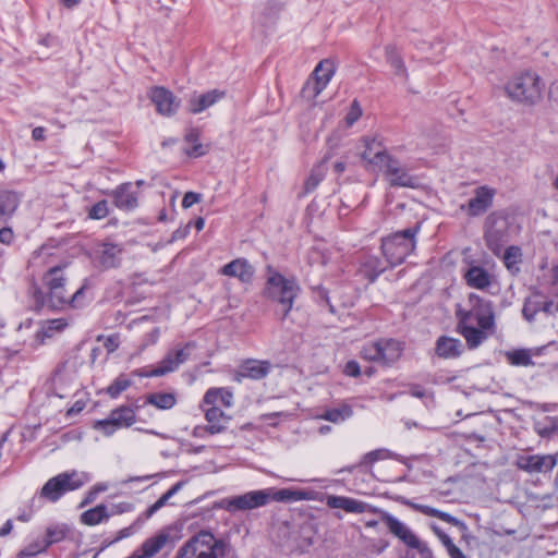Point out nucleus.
Wrapping results in <instances>:
<instances>
[{
  "instance_id": "obj_1",
  "label": "nucleus",
  "mask_w": 558,
  "mask_h": 558,
  "mask_svg": "<svg viewBox=\"0 0 558 558\" xmlns=\"http://www.w3.org/2000/svg\"><path fill=\"white\" fill-rule=\"evenodd\" d=\"M66 264L49 267L41 277V290L37 284L31 289L32 298L37 308L45 305L53 310H81L93 301L90 281L84 279L82 286L74 292L68 289L69 277L65 274Z\"/></svg>"
},
{
  "instance_id": "obj_2",
  "label": "nucleus",
  "mask_w": 558,
  "mask_h": 558,
  "mask_svg": "<svg viewBox=\"0 0 558 558\" xmlns=\"http://www.w3.org/2000/svg\"><path fill=\"white\" fill-rule=\"evenodd\" d=\"M469 308H458L457 329L465 339L469 349L478 348L495 327L493 303L475 293L469 295Z\"/></svg>"
},
{
  "instance_id": "obj_3",
  "label": "nucleus",
  "mask_w": 558,
  "mask_h": 558,
  "mask_svg": "<svg viewBox=\"0 0 558 558\" xmlns=\"http://www.w3.org/2000/svg\"><path fill=\"white\" fill-rule=\"evenodd\" d=\"M326 505L331 509H341L348 513H378L381 522L385 523L389 533L400 539L405 546L411 548L413 545L417 544L418 537L416 534L405 523L401 522L385 510L375 508L364 501L351 497L337 495L327 496Z\"/></svg>"
},
{
  "instance_id": "obj_4",
  "label": "nucleus",
  "mask_w": 558,
  "mask_h": 558,
  "mask_svg": "<svg viewBox=\"0 0 558 558\" xmlns=\"http://www.w3.org/2000/svg\"><path fill=\"white\" fill-rule=\"evenodd\" d=\"M420 223L412 228L395 232L381 239V252L390 267L401 265L416 247V234Z\"/></svg>"
},
{
  "instance_id": "obj_5",
  "label": "nucleus",
  "mask_w": 558,
  "mask_h": 558,
  "mask_svg": "<svg viewBox=\"0 0 558 558\" xmlns=\"http://www.w3.org/2000/svg\"><path fill=\"white\" fill-rule=\"evenodd\" d=\"M225 555V542L211 532L202 530L179 547L175 558H223Z\"/></svg>"
},
{
  "instance_id": "obj_6",
  "label": "nucleus",
  "mask_w": 558,
  "mask_h": 558,
  "mask_svg": "<svg viewBox=\"0 0 558 558\" xmlns=\"http://www.w3.org/2000/svg\"><path fill=\"white\" fill-rule=\"evenodd\" d=\"M300 287L294 279H289L268 269V277L264 288V295L282 307V317L286 318L293 307L294 300L299 295Z\"/></svg>"
},
{
  "instance_id": "obj_7",
  "label": "nucleus",
  "mask_w": 558,
  "mask_h": 558,
  "mask_svg": "<svg viewBox=\"0 0 558 558\" xmlns=\"http://www.w3.org/2000/svg\"><path fill=\"white\" fill-rule=\"evenodd\" d=\"M506 92L514 101L534 105L542 98L543 84L536 73L525 72L512 77L506 85Z\"/></svg>"
},
{
  "instance_id": "obj_8",
  "label": "nucleus",
  "mask_w": 558,
  "mask_h": 558,
  "mask_svg": "<svg viewBox=\"0 0 558 558\" xmlns=\"http://www.w3.org/2000/svg\"><path fill=\"white\" fill-rule=\"evenodd\" d=\"M404 345L392 338H380L363 344L360 355L362 359L378 363L383 366H391L400 360Z\"/></svg>"
},
{
  "instance_id": "obj_9",
  "label": "nucleus",
  "mask_w": 558,
  "mask_h": 558,
  "mask_svg": "<svg viewBox=\"0 0 558 558\" xmlns=\"http://www.w3.org/2000/svg\"><path fill=\"white\" fill-rule=\"evenodd\" d=\"M89 477L84 472L75 470L60 473L49 478L40 490V496L51 502L58 501L65 493L78 489Z\"/></svg>"
},
{
  "instance_id": "obj_10",
  "label": "nucleus",
  "mask_w": 558,
  "mask_h": 558,
  "mask_svg": "<svg viewBox=\"0 0 558 558\" xmlns=\"http://www.w3.org/2000/svg\"><path fill=\"white\" fill-rule=\"evenodd\" d=\"M510 221L502 211H494L487 216L484 225V240L490 252L500 256L504 245L509 241Z\"/></svg>"
},
{
  "instance_id": "obj_11",
  "label": "nucleus",
  "mask_w": 558,
  "mask_h": 558,
  "mask_svg": "<svg viewBox=\"0 0 558 558\" xmlns=\"http://www.w3.org/2000/svg\"><path fill=\"white\" fill-rule=\"evenodd\" d=\"M195 349L196 343L194 341L186 342L183 347H175L167 352L156 367L149 371H141L137 374L141 377H159L172 373L190 359Z\"/></svg>"
},
{
  "instance_id": "obj_12",
  "label": "nucleus",
  "mask_w": 558,
  "mask_h": 558,
  "mask_svg": "<svg viewBox=\"0 0 558 558\" xmlns=\"http://www.w3.org/2000/svg\"><path fill=\"white\" fill-rule=\"evenodd\" d=\"M271 500L270 489L252 490L243 495L222 500L223 508L230 512L253 510L266 506Z\"/></svg>"
},
{
  "instance_id": "obj_13",
  "label": "nucleus",
  "mask_w": 558,
  "mask_h": 558,
  "mask_svg": "<svg viewBox=\"0 0 558 558\" xmlns=\"http://www.w3.org/2000/svg\"><path fill=\"white\" fill-rule=\"evenodd\" d=\"M391 186L416 187L418 178L410 174L408 169L393 156H389L378 168Z\"/></svg>"
},
{
  "instance_id": "obj_14",
  "label": "nucleus",
  "mask_w": 558,
  "mask_h": 558,
  "mask_svg": "<svg viewBox=\"0 0 558 558\" xmlns=\"http://www.w3.org/2000/svg\"><path fill=\"white\" fill-rule=\"evenodd\" d=\"M515 466L529 474L549 473L557 465V458L554 454H518L514 461Z\"/></svg>"
},
{
  "instance_id": "obj_15",
  "label": "nucleus",
  "mask_w": 558,
  "mask_h": 558,
  "mask_svg": "<svg viewBox=\"0 0 558 558\" xmlns=\"http://www.w3.org/2000/svg\"><path fill=\"white\" fill-rule=\"evenodd\" d=\"M496 190L482 185L474 190L473 196L466 204L461 205V210L466 211L470 217H477L485 214L492 206Z\"/></svg>"
},
{
  "instance_id": "obj_16",
  "label": "nucleus",
  "mask_w": 558,
  "mask_h": 558,
  "mask_svg": "<svg viewBox=\"0 0 558 558\" xmlns=\"http://www.w3.org/2000/svg\"><path fill=\"white\" fill-rule=\"evenodd\" d=\"M148 97L155 105L157 112L165 117L175 114L181 105V100L163 86L151 87Z\"/></svg>"
},
{
  "instance_id": "obj_17",
  "label": "nucleus",
  "mask_w": 558,
  "mask_h": 558,
  "mask_svg": "<svg viewBox=\"0 0 558 558\" xmlns=\"http://www.w3.org/2000/svg\"><path fill=\"white\" fill-rule=\"evenodd\" d=\"M362 142L364 150L361 157L368 167L377 169L390 156L378 136H365Z\"/></svg>"
},
{
  "instance_id": "obj_18",
  "label": "nucleus",
  "mask_w": 558,
  "mask_h": 558,
  "mask_svg": "<svg viewBox=\"0 0 558 558\" xmlns=\"http://www.w3.org/2000/svg\"><path fill=\"white\" fill-rule=\"evenodd\" d=\"M538 313L545 316H555L558 314V304L544 300L539 293H534L525 300L522 314L527 322L532 323Z\"/></svg>"
},
{
  "instance_id": "obj_19",
  "label": "nucleus",
  "mask_w": 558,
  "mask_h": 558,
  "mask_svg": "<svg viewBox=\"0 0 558 558\" xmlns=\"http://www.w3.org/2000/svg\"><path fill=\"white\" fill-rule=\"evenodd\" d=\"M271 367V363L268 361L246 360L239 366L236 379L238 381H240L241 378H250L253 380L263 379L270 373Z\"/></svg>"
},
{
  "instance_id": "obj_20",
  "label": "nucleus",
  "mask_w": 558,
  "mask_h": 558,
  "mask_svg": "<svg viewBox=\"0 0 558 558\" xmlns=\"http://www.w3.org/2000/svg\"><path fill=\"white\" fill-rule=\"evenodd\" d=\"M219 272L223 276L239 279L242 283L253 280L255 269L246 258H235L226 264Z\"/></svg>"
},
{
  "instance_id": "obj_21",
  "label": "nucleus",
  "mask_w": 558,
  "mask_h": 558,
  "mask_svg": "<svg viewBox=\"0 0 558 558\" xmlns=\"http://www.w3.org/2000/svg\"><path fill=\"white\" fill-rule=\"evenodd\" d=\"M464 351V344L460 339L440 336L435 343L436 354L445 360L458 359Z\"/></svg>"
},
{
  "instance_id": "obj_22",
  "label": "nucleus",
  "mask_w": 558,
  "mask_h": 558,
  "mask_svg": "<svg viewBox=\"0 0 558 558\" xmlns=\"http://www.w3.org/2000/svg\"><path fill=\"white\" fill-rule=\"evenodd\" d=\"M405 505H408L410 508H412L413 510L420 512V513H423L425 515H429V517H435V518H438L439 520L446 522V523H449L456 527H458L461 532H466L468 531V525L465 522L459 520L458 518L451 515L450 513L448 512H444L441 510H438L436 508H433V507H429V506H426V505H421V504H415V502H412V501H407Z\"/></svg>"
},
{
  "instance_id": "obj_23",
  "label": "nucleus",
  "mask_w": 558,
  "mask_h": 558,
  "mask_svg": "<svg viewBox=\"0 0 558 558\" xmlns=\"http://www.w3.org/2000/svg\"><path fill=\"white\" fill-rule=\"evenodd\" d=\"M205 420L210 428V435L222 434L228 429L231 416L219 407H209L205 411Z\"/></svg>"
},
{
  "instance_id": "obj_24",
  "label": "nucleus",
  "mask_w": 558,
  "mask_h": 558,
  "mask_svg": "<svg viewBox=\"0 0 558 558\" xmlns=\"http://www.w3.org/2000/svg\"><path fill=\"white\" fill-rule=\"evenodd\" d=\"M464 279L470 288L487 290L492 286L494 277L481 266H471L464 274Z\"/></svg>"
},
{
  "instance_id": "obj_25",
  "label": "nucleus",
  "mask_w": 558,
  "mask_h": 558,
  "mask_svg": "<svg viewBox=\"0 0 558 558\" xmlns=\"http://www.w3.org/2000/svg\"><path fill=\"white\" fill-rule=\"evenodd\" d=\"M223 96L225 93L218 89H213L201 95L195 94L191 96L189 100V110L194 114L201 113L223 98Z\"/></svg>"
},
{
  "instance_id": "obj_26",
  "label": "nucleus",
  "mask_w": 558,
  "mask_h": 558,
  "mask_svg": "<svg viewBox=\"0 0 558 558\" xmlns=\"http://www.w3.org/2000/svg\"><path fill=\"white\" fill-rule=\"evenodd\" d=\"M110 195L113 197L114 205L120 209L132 210L137 206V197L132 191L131 183L119 185Z\"/></svg>"
},
{
  "instance_id": "obj_27",
  "label": "nucleus",
  "mask_w": 558,
  "mask_h": 558,
  "mask_svg": "<svg viewBox=\"0 0 558 558\" xmlns=\"http://www.w3.org/2000/svg\"><path fill=\"white\" fill-rule=\"evenodd\" d=\"M385 263L377 256H367L360 265L359 272L369 282H374L385 270Z\"/></svg>"
},
{
  "instance_id": "obj_28",
  "label": "nucleus",
  "mask_w": 558,
  "mask_h": 558,
  "mask_svg": "<svg viewBox=\"0 0 558 558\" xmlns=\"http://www.w3.org/2000/svg\"><path fill=\"white\" fill-rule=\"evenodd\" d=\"M203 403L209 407L231 408L233 404V395L227 388H209L203 398Z\"/></svg>"
},
{
  "instance_id": "obj_29",
  "label": "nucleus",
  "mask_w": 558,
  "mask_h": 558,
  "mask_svg": "<svg viewBox=\"0 0 558 558\" xmlns=\"http://www.w3.org/2000/svg\"><path fill=\"white\" fill-rule=\"evenodd\" d=\"M123 248L119 244L104 243L99 250L100 263L106 268L116 267L120 260Z\"/></svg>"
},
{
  "instance_id": "obj_30",
  "label": "nucleus",
  "mask_w": 558,
  "mask_h": 558,
  "mask_svg": "<svg viewBox=\"0 0 558 558\" xmlns=\"http://www.w3.org/2000/svg\"><path fill=\"white\" fill-rule=\"evenodd\" d=\"M353 415V409L349 403L341 402L335 408L326 409L318 418L340 424Z\"/></svg>"
},
{
  "instance_id": "obj_31",
  "label": "nucleus",
  "mask_w": 558,
  "mask_h": 558,
  "mask_svg": "<svg viewBox=\"0 0 558 558\" xmlns=\"http://www.w3.org/2000/svg\"><path fill=\"white\" fill-rule=\"evenodd\" d=\"M169 541V534L161 532L147 538L141 546V557L151 558L158 554Z\"/></svg>"
},
{
  "instance_id": "obj_32",
  "label": "nucleus",
  "mask_w": 558,
  "mask_h": 558,
  "mask_svg": "<svg viewBox=\"0 0 558 558\" xmlns=\"http://www.w3.org/2000/svg\"><path fill=\"white\" fill-rule=\"evenodd\" d=\"M109 418L118 428L130 427L136 422L135 411L130 407H119L112 410Z\"/></svg>"
},
{
  "instance_id": "obj_33",
  "label": "nucleus",
  "mask_w": 558,
  "mask_h": 558,
  "mask_svg": "<svg viewBox=\"0 0 558 558\" xmlns=\"http://www.w3.org/2000/svg\"><path fill=\"white\" fill-rule=\"evenodd\" d=\"M20 204L17 193L8 190H0V219L10 217Z\"/></svg>"
},
{
  "instance_id": "obj_34",
  "label": "nucleus",
  "mask_w": 558,
  "mask_h": 558,
  "mask_svg": "<svg viewBox=\"0 0 558 558\" xmlns=\"http://www.w3.org/2000/svg\"><path fill=\"white\" fill-rule=\"evenodd\" d=\"M145 403L159 410H169L175 405L177 397L172 392H153L147 395Z\"/></svg>"
},
{
  "instance_id": "obj_35",
  "label": "nucleus",
  "mask_w": 558,
  "mask_h": 558,
  "mask_svg": "<svg viewBox=\"0 0 558 558\" xmlns=\"http://www.w3.org/2000/svg\"><path fill=\"white\" fill-rule=\"evenodd\" d=\"M507 362L512 366H532L534 362L532 360L531 351L527 349H517L505 352Z\"/></svg>"
},
{
  "instance_id": "obj_36",
  "label": "nucleus",
  "mask_w": 558,
  "mask_h": 558,
  "mask_svg": "<svg viewBox=\"0 0 558 558\" xmlns=\"http://www.w3.org/2000/svg\"><path fill=\"white\" fill-rule=\"evenodd\" d=\"M502 260L506 268L512 272L517 274L520 268L519 264L522 262V250L517 245H511L507 247L502 254Z\"/></svg>"
},
{
  "instance_id": "obj_37",
  "label": "nucleus",
  "mask_w": 558,
  "mask_h": 558,
  "mask_svg": "<svg viewBox=\"0 0 558 558\" xmlns=\"http://www.w3.org/2000/svg\"><path fill=\"white\" fill-rule=\"evenodd\" d=\"M335 73V65L329 60L320 61L314 70L313 80L320 84V86H326L330 82L332 75Z\"/></svg>"
},
{
  "instance_id": "obj_38",
  "label": "nucleus",
  "mask_w": 558,
  "mask_h": 558,
  "mask_svg": "<svg viewBox=\"0 0 558 558\" xmlns=\"http://www.w3.org/2000/svg\"><path fill=\"white\" fill-rule=\"evenodd\" d=\"M386 53V60L387 62L395 69L396 75L402 76L403 78H408V72L407 68L404 65V62L397 51V48L395 46H387L385 48Z\"/></svg>"
},
{
  "instance_id": "obj_39",
  "label": "nucleus",
  "mask_w": 558,
  "mask_h": 558,
  "mask_svg": "<svg viewBox=\"0 0 558 558\" xmlns=\"http://www.w3.org/2000/svg\"><path fill=\"white\" fill-rule=\"evenodd\" d=\"M110 513L105 505H98L82 513L81 520L86 525H96L108 519Z\"/></svg>"
},
{
  "instance_id": "obj_40",
  "label": "nucleus",
  "mask_w": 558,
  "mask_h": 558,
  "mask_svg": "<svg viewBox=\"0 0 558 558\" xmlns=\"http://www.w3.org/2000/svg\"><path fill=\"white\" fill-rule=\"evenodd\" d=\"M271 490V500L276 501H299L307 499V493L303 490H292L282 488L279 490Z\"/></svg>"
},
{
  "instance_id": "obj_41",
  "label": "nucleus",
  "mask_w": 558,
  "mask_h": 558,
  "mask_svg": "<svg viewBox=\"0 0 558 558\" xmlns=\"http://www.w3.org/2000/svg\"><path fill=\"white\" fill-rule=\"evenodd\" d=\"M183 486V482L175 483L169 490H167L155 504H153L145 512V517L148 519L154 515L159 509H161L168 500L174 496Z\"/></svg>"
},
{
  "instance_id": "obj_42",
  "label": "nucleus",
  "mask_w": 558,
  "mask_h": 558,
  "mask_svg": "<svg viewBox=\"0 0 558 558\" xmlns=\"http://www.w3.org/2000/svg\"><path fill=\"white\" fill-rule=\"evenodd\" d=\"M69 532V527L65 524L50 525L46 530L45 541L48 546L63 541Z\"/></svg>"
},
{
  "instance_id": "obj_43",
  "label": "nucleus",
  "mask_w": 558,
  "mask_h": 558,
  "mask_svg": "<svg viewBox=\"0 0 558 558\" xmlns=\"http://www.w3.org/2000/svg\"><path fill=\"white\" fill-rule=\"evenodd\" d=\"M325 178V167L319 165L314 168L304 183L305 193L313 192Z\"/></svg>"
},
{
  "instance_id": "obj_44",
  "label": "nucleus",
  "mask_w": 558,
  "mask_h": 558,
  "mask_svg": "<svg viewBox=\"0 0 558 558\" xmlns=\"http://www.w3.org/2000/svg\"><path fill=\"white\" fill-rule=\"evenodd\" d=\"M68 325L69 323L65 318L46 320L43 325V333L46 337H52L53 335L63 331Z\"/></svg>"
},
{
  "instance_id": "obj_45",
  "label": "nucleus",
  "mask_w": 558,
  "mask_h": 558,
  "mask_svg": "<svg viewBox=\"0 0 558 558\" xmlns=\"http://www.w3.org/2000/svg\"><path fill=\"white\" fill-rule=\"evenodd\" d=\"M132 385L131 379H129L125 375L118 376L111 385L107 388V393L111 398H117L121 392L126 390Z\"/></svg>"
},
{
  "instance_id": "obj_46",
  "label": "nucleus",
  "mask_w": 558,
  "mask_h": 558,
  "mask_svg": "<svg viewBox=\"0 0 558 558\" xmlns=\"http://www.w3.org/2000/svg\"><path fill=\"white\" fill-rule=\"evenodd\" d=\"M325 89L324 86H320L319 83L314 81L313 78H310L304 84L301 95L302 97L307 101H314L316 97Z\"/></svg>"
},
{
  "instance_id": "obj_47",
  "label": "nucleus",
  "mask_w": 558,
  "mask_h": 558,
  "mask_svg": "<svg viewBox=\"0 0 558 558\" xmlns=\"http://www.w3.org/2000/svg\"><path fill=\"white\" fill-rule=\"evenodd\" d=\"M390 456H391L390 451L387 449H376V450L369 451L366 454H364L360 464L361 465H372L379 460H385V459L390 458Z\"/></svg>"
},
{
  "instance_id": "obj_48",
  "label": "nucleus",
  "mask_w": 558,
  "mask_h": 558,
  "mask_svg": "<svg viewBox=\"0 0 558 558\" xmlns=\"http://www.w3.org/2000/svg\"><path fill=\"white\" fill-rule=\"evenodd\" d=\"M48 547L49 546H48V544L46 543V541L44 538L43 539H38V541H36V542L32 543V544H28L21 551V556L25 557V558H29V557L36 556L39 553L45 551Z\"/></svg>"
},
{
  "instance_id": "obj_49",
  "label": "nucleus",
  "mask_w": 558,
  "mask_h": 558,
  "mask_svg": "<svg viewBox=\"0 0 558 558\" xmlns=\"http://www.w3.org/2000/svg\"><path fill=\"white\" fill-rule=\"evenodd\" d=\"M109 215L108 202L102 199L96 203L88 213L92 219H102Z\"/></svg>"
},
{
  "instance_id": "obj_50",
  "label": "nucleus",
  "mask_w": 558,
  "mask_h": 558,
  "mask_svg": "<svg viewBox=\"0 0 558 558\" xmlns=\"http://www.w3.org/2000/svg\"><path fill=\"white\" fill-rule=\"evenodd\" d=\"M362 116V108L360 102L354 99L350 106V110L345 116V123L348 126H352Z\"/></svg>"
},
{
  "instance_id": "obj_51",
  "label": "nucleus",
  "mask_w": 558,
  "mask_h": 558,
  "mask_svg": "<svg viewBox=\"0 0 558 558\" xmlns=\"http://www.w3.org/2000/svg\"><path fill=\"white\" fill-rule=\"evenodd\" d=\"M160 337V329L158 327H153L148 332H146L142 339L141 349L144 350L149 345L156 344Z\"/></svg>"
},
{
  "instance_id": "obj_52",
  "label": "nucleus",
  "mask_w": 558,
  "mask_h": 558,
  "mask_svg": "<svg viewBox=\"0 0 558 558\" xmlns=\"http://www.w3.org/2000/svg\"><path fill=\"white\" fill-rule=\"evenodd\" d=\"M430 527L434 531V533L439 537L442 545L446 547L448 554L452 551V548H458L453 544L452 539L445 532H442V530L439 526H437L436 524H432Z\"/></svg>"
},
{
  "instance_id": "obj_53",
  "label": "nucleus",
  "mask_w": 558,
  "mask_h": 558,
  "mask_svg": "<svg viewBox=\"0 0 558 558\" xmlns=\"http://www.w3.org/2000/svg\"><path fill=\"white\" fill-rule=\"evenodd\" d=\"M94 428L101 430L106 436H111L117 429H119L109 417L106 420L97 421L94 425Z\"/></svg>"
},
{
  "instance_id": "obj_54",
  "label": "nucleus",
  "mask_w": 558,
  "mask_h": 558,
  "mask_svg": "<svg viewBox=\"0 0 558 558\" xmlns=\"http://www.w3.org/2000/svg\"><path fill=\"white\" fill-rule=\"evenodd\" d=\"M202 199V195L195 192H186L182 199V207L183 208H190L194 204L199 203Z\"/></svg>"
},
{
  "instance_id": "obj_55",
  "label": "nucleus",
  "mask_w": 558,
  "mask_h": 558,
  "mask_svg": "<svg viewBox=\"0 0 558 558\" xmlns=\"http://www.w3.org/2000/svg\"><path fill=\"white\" fill-rule=\"evenodd\" d=\"M411 548L416 549L420 553L421 558H434L432 549L420 538L417 539V544L413 545Z\"/></svg>"
},
{
  "instance_id": "obj_56",
  "label": "nucleus",
  "mask_w": 558,
  "mask_h": 558,
  "mask_svg": "<svg viewBox=\"0 0 558 558\" xmlns=\"http://www.w3.org/2000/svg\"><path fill=\"white\" fill-rule=\"evenodd\" d=\"M344 374L351 377H357L361 375V367L357 362L349 361L344 366Z\"/></svg>"
},
{
  "instance_id": "obj_57",
  "label": "nucleus",
  "mask_w": 558,
  "mask_h": 558,
  "mask_svg": "<svg viewBox=\"0 0 558 558\" xmlns=\"http://www.w3.org/2000/svg\"><path fill=\"white\" fill-rule=\"evenodd\" d=\"M190 157H201L206 154V148L199 143H193L191 147L185 149Z\"/></svg>"
},
{
  "instance_id": "obj_58",
  "label": "nucleus",
  "mask_w": 558,
  "mask_h": 558,
  "mask_svg": "<svg viewBox=\"0 0 558 558\" xmlns=\"http://www.w3.org/2000/svg\"><path fill=\"white\" fill-rule=\"evenodd\" d=\"M14 239V233L11 228H2L0 229V242L2 244H11Z\"/></svg>"
},
{
  "instance_id": "obj_59",
  "label": "nucleus",
  "mask_w": 558,
  "mask_h": 558,
  "mask_svg": "<svg viewBox=\"0 0 558 558\" xmlns=\"http://www.w3.org/2000/svg\"><path fill=\"white\" fill-rule=\"evenodd\" d=\"M192 435L197 438H205L210 435V428L208 425H197L193 428Z\"/></svg>"
},
{
  "instance_id": "obj_60",
  "label": "nucleus",
  "mask_w": 558,
  "mask_h": 558,
  "mask_svg": "<svg viewBox=\"0 0 558 558\" xmlns=\"http://www.w3.org/2000/svg\"><path fill=\"white\" fill-rule=\"evenodd\" d=\"M133 509V505L130 502H120L112 506L111 514L129 512Z\"/></svg>"
},
{
  "instance_id": "obj_61",
  "label": "nucleus",
  "mask_w": 558,
  "mask_h": 558,
  "mask_svg": "<svg viewBox=\"0 0 558 558\" xmlns=\"http://www.w3.org/2000/svg\"><path fill=\"white\" fill-rule=\"evenodd\" d=\"M190 227H191V223H187L184 228H180V229H177L173 233H172V240H181V239H184L189 231H190Z\"/></svg>"
},
{
  "instance_id": "obj_62",
  "label": "nucleus",
  "mask_w": 558,
  "mask_h": 558,
  "mask_svg": "<svg viewBox=\"0 0 558 558\" xmlns=\"http://www.w3.org/2000/svg\"><path fill=\"white\" fill-rule=\"evenodd\" d=\"M46 129L43 126H37L32 132V137L35 141H44L46 138Z\"/></svg>"
},
{
  "instance_id": "obj_63",
  "label": "nucleus",
  "mask_w": 558,
  "mask_h": 558,
  "mask_svg": "<svg viewBox=\"0 0 558 558\" xmlns=\"http://www.w3.org/2000/svg\"><path fill=\"white\" fill-rule=\"evenodd\" d=\"M13 524L11 520H8L0 529V537L7 536L12 531Z\"/></svg>"
},
{
  "instance_id": "obj_64",
  "label": "nucleus",
  "mask_w": 558,
  "mask_h": 558,
  "mask_svg": "<svg viewBox=\"0 0 558 558\" xmlns=\"http://www.w3.org/2000/svg\"><path fill=\"white\" fill-rule=\"evenodd\" d=\"M450 558H468L462 551L461 549L458 547V548H452V551L450 554H448Z\"/></svg>"
}]
</instances>
